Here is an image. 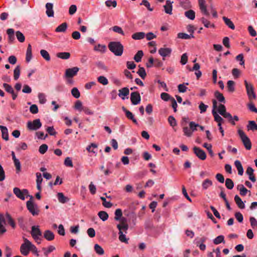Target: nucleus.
Here are the masks:
<instances>
[{"mask_svg": "<svg viewBox=\"0 0 257 257\" xmlns=\"http://www.w3.org/2000/svg\"><path fill=\"white\" fill-rule=\"evenodd\" d=\"M117 229L119 230L118 238L121 242L127 243L128 239L126 238L125 235L123 234L124 231L125 233H127V230L128 229V225L127 223L126 219H123L121 222V223H119L116 226Z\"/></svg>", "mask_w": 257, "mask_h": 257, "instance_id": "nucleus-1", "label": "nucleus"}, {"mask_svg": "<svg viewBox=\"0 0 257 257\" xmlns=\"http://www.w3.org/2000/svg\"><path fill=\"white\" fill-rule=\"evenodd\" d=\"M108 47L115 56H120L123 53V46L119 42H111L108 44Z\"/></svg>", "mask_w": 257, "mask_h": 257, "instance_id": "nucleus-2", "label": "nucleus"}, {"mask_svg": "<svg viewBox=\"0 0 257 257\" xmlns=\"http://www.w3.org/2000/svg\"><path fill=\"white\" fill-rule=\"evenodd\" d=\"M238 134L240 140L247 150H250L251 149V143L249 138L246 136L244 132L241 130H238Z\"/></svg>", "mask_w": 257, "mask_h": 257, "instance_id": "nucleus-3", "label": "nucleus"}, {"mask_svg": "<svg viewBox=\"0 0 257 257\" xmlns=\"http://www.w3.org/2000/svg\"><path fill=\"white\" fill-rule=\"evenodd\" d=\"M29 196L30 197V200L26 203L27 208L33 215H38L40 211L38 206L33 202V197L32 196Z\"/></svg>", "mask_w": 257, "mask_h": 257, "instance_id": "nucleus-4", "label": "nucleus"}, {"mask_svg": "<svg viewBox=\"0 0 257 257\" xmlns=\"http://www.w3.org/2000/svg\"><path fill=\"white\" fill-rule=\"evenodd\" d=\"M24 242L20 246V252L22 254L27 256L31 249L32 242L27 238H24Z\"/></svg>", "mask_w": 257, "mask_h": 257, "instance_id": "nucleus-5", "label": "nucleus"}, {"mask_svg": "<svg viewBox=\"0 0 257 257\" xmlns=\"http://www.w3.org/2000/svg\"><path fill=\"white\" fill-rule=\"evenodd\" d=\"M244 84L249 101L255 99L256 98V95L254 91L253 85L251 84L248 83L246 80H244Z\"/></svg>", "mask_w": 257, "mask_h": 257, "instance_id": "nucleus-6", "label": "nucleus"}, {"mask_svg": "<svg viewBox=\"0 0 257 257\" xmlns=\"http://www.w3.org/2000/svg\"><path fill=\"white\" fill-rule=\"evenodd\" d=\"M42 126L40 119H34L33 121L27 122V127L30 131H36Z\"/></svg>", "mask_w": 257, "mask_h": 257, "instance_id": "nucleus-7", "label": "nucleus"}, {"mask_svg": "<svg viewBox=\"0 0 257 257\" xmlns=\"http://www.w3.org/2000/svg\"><path fill=\"white\" fill-rule=\"evenodd\" d=\"M13 191L14 193L18 198L23 200L25 199V195L29 196L28 194V191L27 189H23L21 190L19 188L15 187L14 188Z\"/></svg>", "mask_w": 257, "mask_h": 257, "instance_id": "nucleus-8", "label": "nucleus"}, {"mask_svg": "<svg viewBox=\"0 0 257 257\" xmlns=\"http://www.w3.org/2000/svg\"><path fill=\"white\" fill-rule=\"evenodd\" d=\"M31 234L36 241H37L38 240H40V236H41L42 235L39 226H33L32 227Z\"/></svg>", "mask_w": 257, "mask_h": 257, "instance_id": "nucleus-9", "label": "nucleus"}, {"mask_svg": "<svg viewBox=\"0 0 257 257\" xmlns=\"http://www.w3.org/2000/svg\"><path fill=\"white\" fill-rule=\"evenodd\" d=\"M193 151L196 156L201 160H204L206 158V154L205 152L200 148L194 147Z\"/></svg>", "mask_w": 257, "mask_h": 257, "instance_id": "nucleus-10", "label": "nucleus"}, {"mask_svg": "<svg viewBox=\"0 0 257 257\" xmlns=\"http://www.w3.org/2000/svg\"><path fill=\"white\" fill-rule=\"evenodd\" d=\"M79 70V68L77 67L67 69L65 71V76L66 78H72L77 74Z\"/></svg>", "mask_w": 257, "mask_h": 257, "instance_id": "nucleus-11", "label": "nucleus"}, {"mask_svg": "<svg viewBox=\"0 0 257 257\" xmlns=\"http://www.w3.org/2000/svg\"><path fill=\"white\" fill-rule=\"evenodd\" d=\"M141 97L140 93L136 91L133 92L131 94V100L133 104L137 105L140 103Z\"/></svg>", "mask_w": 257, "mask_h": 257, "instance_id": "nucleus-12", "label": "nucleus"}, {"mask_svg": "<svg viewBox=\"0 0 257 257\" xmlns=\"http://www.w3.org/2000/svg\"><path fill=\"white\" fill-rule=\"evenodd\" d=\"M198 4L199 6V9L201 12V13L207 16H209V13L207 10L206 6L205 5V2L204 0H198Z\"/></svg>", "mask_w": 257, "mask_h": 257, "instance_id": "nucleus-13", "label": "nucleus"}, {"mask_svg": "<svg viewBox=\"0 0 257 257\" xmlns=\"http://www.w3.org/2000/svg\"><path fill=\"white\" fill-rule=\"evenodd\" d=\"M172 50L169 48H161L158 52L159 54L163 57V60H165V57H169L170 56Z\"/></svg>", "mask_w": 257, "mask_h": 257, "instance_id": "nucleus-14", "label": "nucleus"}, {"mask_svg": "<svg viewBox=\"0 0 257 257\" xmlns=\"http://www.w3.org/2000/svg\"><path fill=\"white\" fill-rule=\"evenodd\" d=\"M7 219L6 215L4 216L3 214L0 213V233L3 234L6 232L7 230L3 225L6 224Z\"/></svg>", "mask_w": 257, "mask_h": 257, "instance_id": "nucleus-15", "label": "nucleus"}, {"mask_svg": "<svg viewBox=\"0 0 257 257\" xmlns=\"http://www.w3.org/2000/svg\"><path fill=\"white\" fill-rule=\"evenodd\" d=\"M46 13L48 17H52L54 16L53 5L52 3H48L46 5Z\"/></svg>", "mask_w": 257, "mask_h": 257, "instance_id": "nucleus-16", "label": "nucleus"}, {"mask_svg": "<svg viewBox=\"0 0 257 257\" xmlns=\"http://www.w3.org/2000/svg\"><path fill=\"white\" fill-rule=\"evenodd\" d=\"M165 12L169 15L172 14V2L170 1L167 0L166 2L165 5L164 6Z\"/></svg>", "mask_w": 257, "mask_h": 257, "instance_id": "nucleus-17", "label": "nucleus"}, {"mask_svg": "<svg viewBox=\"0 0 257 257\" xmlns=\"http://www.w3.org/2000/svg\"><path fill=\"white\" fill-rule=\"evenodd\" d=\"M7 33L8 35L9 43H13L15 41V35H14V34H15L14 30L13 29H11V28L8 29L7 30Z\"/></svg>", "mask_w": 257, "mask_h": 257, "instance_id": "nucleus-18", "label": "nucleus"}, {"mask_svg": "<svg viewBox=\"0 0 257 257\" xmlns=\"http://www.w3.org/2000/svg\"><path fill=\"white\" fill-rule=\"evenodd\" d=\"M114 214V220L116 221H119V223H121V222L123 219H126L124 217H122V210L119 208H118L115 210Z\"/></svg>", "mask_w": 257, "mask_h": 257, "instance_id": "nucleus-19", "label": "nucleus"}, {"mask_svg": "<svg viewBox=\"0 0 257 257\" xmlns=\"http://www.w3.org/2000/svg\"><path fill=\"white\" fill-rule=\"evenodd\" d=\"M118 96L122 99H125V97L129 94L130 91L127 87H123L118 90Z\"/></svg>", "mask_w": 257, "mask_h": 257, "instance_id": "nucleus-20", "label": "nucleus"}, {"mask_svg": "<svg viewBox=\"0 0 257 257\" xmlns=\"http://www.w3.org/2000/svg\"><path fill=\"white\" fill-rule=\"evenodd\" d=\"M54 236V234L51 230H46L44 233V237L48 241L53 240Z\"/></svg>", "mask_w": 257, "mask_h": 257, "instance_id": "nucleus-21", "label": "nucleus"}, {"mask_svg": "<svg viewBox=\"0 0 257 257\" xmlns=\"http://www.w3.org/2000/svg\"><path fill=\"white\" fill-rule=\"evenodd\" d=\"M246 173L249 176V179L252 182H255L256 181L255 177L253 175V169L251 167H248L247 168Z\"/></svg>", "mask_w": 257, "mask_h": 257, "instance_id": "nucleus-22", "label": "nucleus"}, {"mask_svg": "<svg viewBox=\"0 0 257 257\" xmlns=\"http://www.w3.org/2000/svg\"><path fill=\"white\" fill-rule=\"evenodd\" d=\"M6 219L7 220V221L8 223L10 225H11L13 228H15L16 227V223H15L14 220L12 218L11 215L9 213H7L6 214Z\"/></svg>", "mask_w": 257, "mask_h": 257, "instance_id": "nucleus-23", "label": "nucleus"}, {"mask_svg": "<svg viewBox=\"0 0 257 257\" xmlns=\"http://www.w3.org/2000/svg\"><path fill=\"white\" fill-rule=\"evenodd\" d=\"M0 129L2 133V138L6 141L9 140V134L7 128L3 125H0Z\"/></svg>", "mask_w": 257, "mask_h": 257, "instance_id": "nucleus-24", "label": "nucleus"}, {"mask_svg": "<svg viewBox=\"0 0 257 257\" xmlns=\"http://www.w3.org/2000/svg\"><path fill=\"white\" fill-rule=\"evenodd\" d=\"M234 201L237 204V206L240 209H244L245 208V205L243 202L242 201L241 198L237 195H236L234 197Z\"/></svg>", "mask_w": 257, "mask_h": 257, "instance_id": "nucleus-25", "label": "nucleus"}, {"mask_svg": "<svg viewBox=\"0 0 257 257\" xmlns=\"http://www.w3.org/2000/svg\"><path fill=\"white\" fill-rule=\"evenodd\" d=\"M234 165L238 171V175L242 176L243 173V169L240 162L238 160H236L234 162Z\"/></svg>", "mask_w": 257, "mask_h": 257, "instance_id": "nucleus-26", "label": "nucleus"}, {"mask_svg": "<svg viewBox=\"0 0 257 257\" xmlns=\"http://www.w3.org/2000/svg\"><path fill=\"white\" fill-rule=\"evenodd\" d=\"M32 47L30 44H29L28 46L27 52H26V61L27 62H30L32 59Z\"/></svg>", "mask_w": 257, "mask_h": 257, "instance_id": "nucleus-27", "label": "nucleus"}, {"mask_svg": "<svg viewBox=\"0 0 257 257\" xmlns=\"http://www.w3.org/2000/svg\"><path fill=\"white\" fill-rule=\"evenodd\" d=\"M57 198L59 201L61 203H65L69 200V199L65 196L63 193L59 192L57 194Z\"/></svg>", "mask_w": 257, "mask_h": 257, "instance_id": "nucleus-28", "label": "nucleus"}, {"mask_svg": "<svg viewBox=\"0 0 257 257\" xmlns=\"http://www.w3.org/2000/svg\"><path fill=\"white\" fill-rule=\"evenodd\" d=\"M246 127L248 131H257V124L253 120L248 121V124Z\"/></svg>", "mask_w": 257, "mask_h": 257, "instance_id": "nucleus-29", "label": "nucleus"}, {"mask_svg": "<svg viewBox=\"0 0 257 257\" xmlns=\"http://www.w3.org/2000/svg\"><path fill=\"white\" fill-rule=\"evenodd\" d=\"M184 15L186 17L191 20H193L195 18V13L192 10L186 11L184 13Z\"/></svg>", "mask_w": 257, "mask_h": 257, "instance_id": "nucleus-30", "label": "nucleus"}, {"mask_svg": "<svg viewBox=\"0 0 257 257\" xmlns=\"http://www.w3.org/2000/svg\"><path fill=\"white\" fill-rule=\"evenodd\" d=\"M145 33L144 32H140L134 33L132 37L134 40H141L145 38Z\"/></svg>", "mask_w": 257, "mask_h": 257, "instance_id": "nucleus-31", "label": "nucleus"}, {"mask_svg": "<svg viewBox=\"0 0 257 257\" xmlns=\"http://www.w3.org/2000/svg\"><path fill=\"white\" fill-rule=\"evenodd\" d=\"M180 4L185 9H188L191 8V5L189 0H179Z\"/></svg>", "mask_w": 257, "mask_h": 257, "instance_id": "nucleus-32", "label": "nucleus"}, {"mask_svg": "<svg viewBox=\"0 0 257 257\" xmlns=\"http://www.w3.org/2000/svg\"><path fill=\"white\" fill-rule=\"evenodd\" d=\"M67 28V24L66 23H63L58 26L56 29L55 31L56 32H65Z\"/></svg>", "mask_w": 257, "mask_h": 257, "instance_id": "nucleus-33", "label": "nucleus"}, {"mask_svg": "<svg viewBox=\"0 0 257 257\" xmlns=\"http://www.w3.org/2000/svg\"><path fill=\"white\" fill-rule=\"evenodd\" d=\"M225 24L231 29L234 30L235 29V26L232 23V22L228 18L223 17L222 18Z\"/></svg>", "mask_w": 257, "mask_h": 257, "instance_id": "nucleus-34", "label": "nucleus"}, {"mask_svg": "<svg viewBox=\"0 0 257 257\" xmlns=\"http://www.w3.org/2000/svg\"><path fill=\"white\" fill-rule=\"evenodd\" d=\"M235 82L232 80H229L227 83V87L228 91L230 92H233L235 91Z\"/></svg>", "mask_w": 257, "mask_h": 257, "instance_id": "nucleus-35", "label": "nucleus"}, {"mask_svg": "<svg viewBox=\"0 0 257 257\" xmlns=\"http://www.w3.org/2000/svg\"><path fill=\"white\" fill-rule=\"evenodd\" d=\"M178 38L182 39H190L191 38H194V36L193 34H190V35H188L184 33H179L178 34Z\"/></svg>", "mask_w": 257, "mask_h": 257, "instance_id": "nucleus-36", "label": "nucleus"}, {"mask_svg": "<svg viewBox=\"0 0 257 257\" xmlns=\"http://www.w3.org/2000/svg\"><path fill=\"white\" fill-rule=\"evenodd\" d=\"M212 185V182L210 180H209L208 179H206L202 182V188L203 190H206Z\"/></svg>", "mask_w": 257, "mask_h": 257, "instance_id": "nucleus-37", "label": "nucleus"}, {"mask_svg": "<svg viewBox=\"0 0 257 257\" xmlns=\"http://www.w3.org/2000/svg\"><path fill=\"white\" fill-rule=\"evenodd\" d=\"M57 57L66 60L70 58V54L69 52H60L57 54Z\"/></svg>", "mask_w": 257, "mask_h": 257, "instance_id": "nucleus-38", "label": "nucleus"}, {"mask_svg": "<svg viewBox=\"0 0 257 257\" xmlns=\"http://www.w3.org/2000/svg\"><path fill=\"white\" fill-rule=\"evenodd\" d=\"M94 249L96 253L98 255H103L104 253L103 249L98 244L94 245Z\"/></svg>", "mask_w": 257, "mask_h": 257, "instance_id": "nucleus-39", "label": "nucleus"}, {"mask_svg": "<svg viewBox=\"0 0 257 257\" xmlns=\"http://www.w3.org/2000/svg\"><path fill=\"white\" fill-rule=\"evenodd\" d=\"M99 217L103 221H106L108 218V214L104 211H99L98 213Z\"/></svg>", "mask_w": 257, "mask_h": 257, "instance_id": "nucleus-40", "label": "nucleus"}, {"mask_svg": "<svg viewBox=\"0 0 257 257\" xmlns=\"http://www.w3.org/2000/svg\"><path fill=\"white\" fill-rule=\"evenodd\" d=\"M144 53L143 51L140 50L138 51L137 54L134 56V60L137 62H139L141 61L142 58L143 56Z\"/></svg>", "mask_w": 257, "mask_h": 257, "instance_id": "nucleus-41", "label": "nucleus"}, {"mask_svg": "<svg viewBox=\"0 0 257 257\" xmlns=\"http://www.w3.org/2000/svg\"><path fill=\"white\" fill-rule=\"evenodd\" d=\"M222 242L225 243L224 237L222 235L218 236L213 240V243L215 244H218Z\"/></svg>", "mask_w": 257, "mask_h": 257, "instance_id": "nucleus-42", "label": "nucleus"}, {"mask_svg": "<svg viewBox=\"0 0 257 257\" xmlns=\"http://www.w3.org/2000/svg\"><path fill=\"white\" fill-rule=\"evenodd\" d=\"M16 37H17L18 40L20 42L23 43L25 41V37L24 35H23V34L22 32H21L20 31H17L16 33Z\"/></svg>", "mask_w": 257, "mask_h": 257, "instance_id": "nucleus-43", "label": "nucleus"}, {"mask_svg": "<svg viewBox=\"0 0 257 257\" xmlns=\"http://www.w3.org/2000/svg\"><path fill=\"white\" fill-rule=\"evenodd\" d=\"M40 54L42 57L47 61H49L50 60L51 58L50 55L46 50H41L40 51Z\"/></svg>", "mask_w": 257, "mask_h": 257, "instance_id": "nucleus-44", "label": "nucleus"}, {"mask_svg": "<svg viewBox=\"0 0 257 257\" xmlns=\"http://www.w3.org/2000/svg\"><path fill=\"white\" fill-rule=\"evenodd\" d=\"M55 249V247L53 245L49 246L48 247V248H45V247H43L42 248V250L44 251V255L46 256H48V255L50 253H51V252L54 251Z\"/></svg>", "mask_w": 257, "mask_h": 257, "instance_id": "nucleus-45", "label": "nucleus"}, {"mask_svg": "<svg viewBox=\"0 0 257 257\" xmlns=\"http://www.w3.org/2000/svg\"><path fill=\"white\" fill-rule=\"evenodd\" d=\"M20 75V66L19 65L17 66L14 71V79L15 80L18 79Z\"/></svg>", "mask_w": 257, "mask_h": 257, "instance_id": "nucleus-46", "label": "nucleus"}, {"mask_svg": "<svg viewBox=\"0 0 257 257\" xmlns=\"http://www.w3.org/2000/svg\"><path fill=\"white\" fill-rule=\"evenodd\" d=\"M212 115L214 116V120L216 122H220V121H223V118L220 115H219L218 114V113H217L216 110H212Z\"/></svg>", "mask_w": 257, "mask_h": 257, "instance_id": "nucleus-47", "label": "nucleus"}, {"mask_svg": "<svg viewBox=\"0 0 257 257\" xmlns=\"http://www.w3.org/2000/svg\"><path fill=\"white\" fill-rule=\"evenodd\" d=\"M215 96L217 98V99L221 102H225V98L223 96V94L220 93L219 91H216L215 92Z\"/></svg>", "mask_w": 257, "mask_h": 257, "instance_id": "nucleus-48", "label": "nucleus"}, {"mask_svg": "<svg viewBox=\"0 0 257 257\" xmlns=\"http://www.w3.org/2000/svg\"><path fill=\"white\" fill-rule=\"evenodd\" d=\"M225 186L228 189H232L234 187V183L231 179L227 178L225 180Z\"/></svg>", "mask_w": 257, "mask_h": 257, "instance_id": "nucleus-49", "label": "nucleus"}, {"mask_svg": "<svg viewBox=\"0 0 257 257\" xmlns=\"http://www.w3.org/2000/svg\"><path fill=\"white\" fill-rule=\"evenodd\" d=\"M185 84L188 85L189 83H185L183 84H180L178 86V91H179V92L184 93L187 91L188 88L186 87Z\"/></svg>", "mask_w": 257, "mask_h": 257, "instance_id": "nucleus-50", "label": "nucleus"}, {"mask_svg": "<svg viewBox=\"0 0 257 257\" xmlns=\"http://www.w3.org/2000/svg\"><path fill=\"white\" fill-rule=\"evenodd\" d=\"M140 5L145 6L150 12H152L154 10V8L151 7L150 3L147 0H142Z\"/></svg>", "mask_w": 257, "mask_h": 257, "instance_id": "nucleus-51", "label": "nucleus"}, {"mask_svg": "<svg viewBox=\"0 0 257 257\" xmlns=\"http://www.w3.org/2000/svg\"><path fill=\"white\" fill-rule=\"evenodd\" d=\"M139 76L143 79H144L147 75L145 69L144 67H140V69L137 72Z\"/></svg>", "mask_w": 257, "mask_h": 257, "instance_id": "nucleus-52", "label": "nucleus"}, {"mask_svg": "<svg viewBox=\"0 0 257 257\" xmlns=\"http://www.w3.org/2000/svg\"><path fill=\"white\" fill-rule=\"evenodd\" d=\"M125 115L128 119L132 120L134 123L136 124H138L136 119L134 117L133 114L130 111L128 110L125 113Z\"/></svg>", "mask_w": 257, "mask_h": 257, "instance_id": "nucleus-53", "label": "nucleus"}, {"mask_svg": "<svg viewBox=\"0 0 257 257\" xmlns=\"http://www.w3.org/2000/svg\"><path fill=\"white\" fill-rule=\"evenodd\" d=\"M223 116L224 118L227 119L228 121L232 125H235V122L233 120V117L230 113L227 112L223 115Z\"/></svg>", "mask_w": 257, "mask_h": 257, "instance_id": "nucleus-54", "label": "nucleus"}, {"mask_svg": "<svg viewBox=\"0 0 257 257\" xmlns=\"http://www.w3.org/2000/svg\"><path fill=\"white\" fill-rule=\"evenodd\" d=\"M100 199L102 201V205L106 208H110L112 206V204L109 201H107L104 197H100Z\"/></svg>", "mask_w": 257, "mask_h": 257, "instance_id": "nucleus-55", "label": "nucleus"}, {"mask_svg": "<svg viewBox=\"0 0 257 257\" xmlns=\"http://www.w3.org/2000/svg\"><path fill=\"white\" fill-rule=\"evenodd\" d=\"M106 49V48L105 45H102L100 44H98V45L95 46L94 47V50L100 52L101 53H104Z\"/></svg>", "mask_w": 257, "mask_h": 257, "instance_id": "nucleus-56", "label": "nucleus"}, {"mask_svg": "<svg viewBox=\"0 0 257 257\" xmlns=\"http://www.w3.org/2000/svg\"><path fill=\"white\" fill-rule=\"evenodd\" d=\"M97 80L100 83L104 85H106L108 83V81L107 79L105 77L103 76H100L98 77Z\"/></svg>", "mask_w": 257, "mask_h": 257, "instance_id": "nucleus-57", "label": "nucleus"}, {"mask_svg": "<svg viewBox=\"0 0 257 257\" xmlns=\"http://www.w3.org/2000/svg\"><path fill=\"white\" fill-rule=\"evenodd\" d=\"M71 94L76 98H78L80 96V92L76 87H74L72 89Z\"/></svg>", "mask_w": 257, "mask_h": 257, "instance_id": "nucleus-58", "label": "nucleus"}, {"mask_svg": "<svg viewBox=\"0 0 257 257\" xmlns=\"http://www.w3.org/2000/svg\"><path fill=\"white\" fill-rule=\"evenodd\" d=\"M183 131L184 134V135L187 137H190L192 135V131H191L190 128L188 127L187 126H185L183 128Z\"/></svg>", "mask_w": 257, "mask_h": 257, "instance_id": "nucleus-59", "label": "nucleus"}, {"mask_svg": "<svg viewBox=\"0 0 257 257\" xmlns=\"http://www.w3.org/2000/svg\"><path fill=\"white\" fill-rule=\"evenodd\" d=\"M3 86L5 89V90L9 93H13V92L14 91L13 87H12L11 85L7 84V83H4L3 84Z\"/></svg>", "mask_w": 257, "mask_h": 257, "instance_id": "nucleus-60", "label": "nucleus"}, {"mask_svg": "<svg viewBox=\"0 0 257 257\" xmlns=\"http://www.w3.org/2000/svg\"><path fill=\"white\" fill-rule=\"evenodd\" d=\"M218 111L219 113V114H221L222 116L225 113H226L227 112L226 110L225 106L223 104H220L219 105V107H218Z\"/></svg>", "mask_w": 257, "mask_h": 257, "instance_id": "nucleus-61", "label": "nucleus"}, {"mask_svg": "<svg viewBox=\"0 0 257 257\" xmlns=\"http://www.w3.org/2000/svg\"><path fill=\"white\" fill-rule=\"evenodd\" d=\"M161 98L164 101L171 100V98H173L168 93L165 92H163L161 94Z\"/></svg>", "mask_w": 257, "mask_h": 257, "instance_id": "nucleus-62", "label": "nucleus"}, {"mask_svg": "<svg viewBox=\"0 0 257 257\" xmlns=\"http://www.w3.org/2000/svg\"><path fill=\"white\" fill-rule=\"evenodd\" d=\"M112 30L115 33H118L122 35H124V33L122 29L117 26H115L112 28Z\"/></svg>", "mask_w": 257, "mask_h": 257, "instance_id": "nucleus-63", "label": "nucleus"}, {"mask_svg": "<svg viewBox=\"0 0 257 257\" xmlns=\"http://www.w3.org/2000/svg\"><path fill=\"white\" fill-rule=\"evenodd\" d=\"M48 146L46 144H43L40 146L39 152L41 154H44L48 150Z\"/></svg>", "mask_w": 257, "mask_h": 257, "instance_id": "nucleus-64", "label": "nucleus"}]
</instances>
